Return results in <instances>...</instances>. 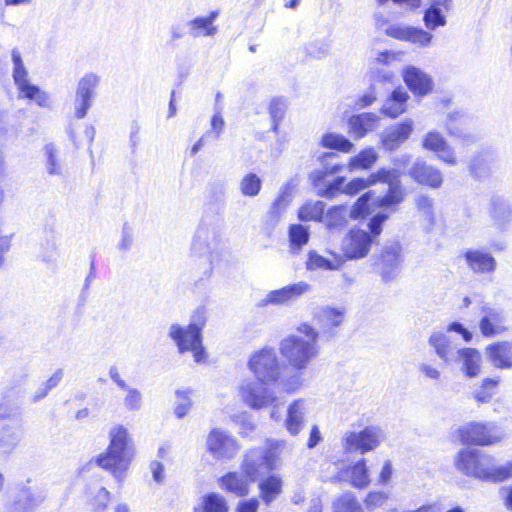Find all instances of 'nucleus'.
I'll list each match as a JSON object with an SVG mask.
<instances>
[{"mask_svg":"<svg viewBox=\"0 0 512 512\" xmlns=\"http://www.w3.org/2000/svg\"><path fill=\"white\" fill-rule=\"evenodd\" d=\"M457 468L465 475L486 482H503L512 478V461L496 465L493 456L477 449L464 448L459 451Z\"/></svg>","mask_w":512,"mask_h":512,"instance_id":"nucleus-1","label":"nucleus"},{"mask_svg":"<svg viewBox=\"0 0 512 512\" xmlns=\"http://www.w3.org/2000/svg\"><path fill=\"white\" fill-rule=\"evenodd\" d=\"M292 334L281 340L279 350L287 363L296 370H305L318 355L319 333L309 324L302 323Z\"/></svg>","mask_w":512,"mask_h":512,"instance_id":"nucleus-2","label":"nucleus"},{"mask_svg":"<svg viewBox=\"0 0 512 512\" xmlns=\"http://www.w3.org/2000/svg\"><path fill=\"white\" fill-rule=\"evenodd\" d=\"M128 429L116 424L109 431V445L104 453L95 458V463L112 473L118 482H122L132 461Z\"/></svg>","mask_w":512,"mask_h":512,"instance_id":"nucleus-3","label":"nucleus"},{"mask_svg":"<svg viewBox=\"0 0 512 512\" xmlns=\"http://www.w3.org/2000/svg\"><path fill=\"white\" fill-rule=\"evenodd\" d=\"M205 324L206 310L204 307H199L192 314L188 326L172 324L169 328V336L176 343L179 352L191 351L197 363H203L206 359L201 334Z\"/></svg>","mask_w":512,"mask_h":512,"instance_id":"nucleus-4","label":"nucleus"},{"mask_svg":"<svg viewBox=\"0 0 512 512\" xmlns=\"http://www.w3.org/2000/svg\"><path fill=\"white\" fill-rule=\"evenodd\" d=\"M287 443L283 440L269 441L267 448L248 450L241 464V471L249 481H255L260 475L276 467V459Z\"/></svg>","mask_w":512,"mask_h":512,"instance_id":"nucleus-5","label":"nucleus"},{"mask_svg":"<svg viewBox=\"0 0 512 512\" xmlns=\"http://www.w3.org/2000/svg\"><path fill=\"white\" fill-rule=\"evenodd\" d=\"M13 392H8L0 404V452L10 454L22 438V419L18 404H10Z\"/></svg>","mask_w":512,"mask_h":512,"instance_id":"nucleus-6","label":"nucleus"},{"mask_svg":"<svg viewBox=\"0 0 512 512\" xmlns=\"http://www.w3.org/2000/svg\"><path fill=\"white\" fill-rule=\"evenodd\" d=\"M247 368L255 378L272 384L278 382L282 372L277 353L270 347L253 352L248 359Z\"/></svg>","mask_w":512,"mask_h":512,"instance_id":"nucleus-7","label":"nucleus"},{"mask_svg":"<svg viewBox=\"0 0 512 512\" xmlns=\"http://www.w3.org/2000/svg\"><path fill=\"white\" fill-rule=\"evenodd\" d=\"M269 384L257 378L243 379L238 386V395L242 402L251 409L267 408L278 400L274 390L268 387Z\"/></svg>","mask_w":512,"mask_h":512,"instance_id":"nucleus-8","label":"nucleus"},{"mask_svg":"<svg viewBox=\"0 0 512 512\" xmlns=\"http://www.w3.org/2000/svg\"><path fill=\"white\" fill-rule=\"evenodd\" d=\"M223 248L221 230L217 225L202 223L197 228L191 247L194 254L200 256L208 254V260L213 263Z\"/></svg>","mask_w":512,"mask_h":512,"instance_id":"nucleus-9","label":"nucleus"},{"mask_svg":"<svg viewBox=\"0 0 512 512\" xmlns=\"http://www.w3.org/2000/svg\"><path fill=\"white\" fill-rule=\"evenodd\" d=\"M384 439V431L379 426L371 425L359 432H346L342 438V446L348 453L359 452L365 454L375 450Z\"/></svg>","mask_w":512,"mask_h":512,"instance_id":"nucleus-10","label":"nucleus"},{"mask_svg":"<svg viewBox=\"0 0 512 512\" xmlns=\"http://www.w3.org/2000/svg\"><path fill=\"white\" fill-rule=\"evenodd\" d=\"M240 450L238 440L227 430L212 428L206 438V451L216 460L233 459Z\"/></svg>","mask_w":512,"mask_h":512,"instance_id":"nucleus-11","label":"nucleus"},{"mask_svg":"<svg viewBox=\"0 0 512 512\" xmlns=\"http://www.w3.org/2000/svg\"><path fill=\"white\" fill-rule=\"evenodd\" d=\"M504 434L494 423L472 422L459 429L463 444L488 446L502 440Z\"/></svg>","mask_w":512,"mask_h":512,"instance_id":"nucleus-12","label":"nucleus"},{"mask_svg":"<svg viewBox=\"0 0 512 512\" xmlns=\"http://www.w3.org/2000/svg\"><path fill=\"white\" fill-rule=\"evenodd\" d=\"M505 311L498 306L484 304L481 307L479 329L484 337H494L508 330Z\"/></svg>","mask_w":512,"mask_h":512,"instance_id":"nucleus-13","label":"nucleus"},{"mask_svg":"<svg viewBox=\"0 0 512 512\" xmlns=\"http://www.w3.org/2000/svg\"><path fill=\"white\" fill-rule=\"evenodd\" d=\"M100 82V77L95 73L85 74L78 82L75 99V117L83 119L91 107L94 90Z\"/></svg>","mask_w":512,"mask_h":512,"instance_id":"nucleus-14","label":"nucleus"},{"mask_svg":"<svg viewBox=\"0 0 512 512\" xmlns=\"http://www.w3.org/2000/svg\"><path fill=\"white\" fill-rule=\"evenodd\" d=\"M44 171L49 177L64 179L68 175L65 153L55 143L49 142L42 149Z\"/></svg>","mask_w":512,"mask_h":512,"instance_id":"nucleus-15","label":"nucleus"},{"mask_svg":"<svg viewBox=\"0 0 512 512\" xmlns=\"http://www.w3.org/2000/svg\"><path fill=\"white\" fill-rule=\"evenodd\" d=\"M311 291L312 286L309 283L299 281L268 292L262 302L264 305L290 304Z\"/></svg>","mask_w":512,"mask_h":512,"instance_id":"nucleus-16","label":"nucleus"},{"mask_svg":"<svg viewBox=\"0 0 512 512\" xmlns=\"http://www.w3.org/2000/svg\"><path fill=\"white\" fill-rule=\"evenodd\" d=\"M407 174L414 182L432 189H438L443 184L441 171L420 158L414 161Z\"/></svg>","mask_w":512,"mask_h":512,"instance_id":"nucleus-17","label":"nucleus"},{"mask_svg":"<svg viewBox=\"0 0 512 512\" xmlns=\"http://www.w3.org/2000/svg\"><path fill=\"white\" fill-rule=\"evenodd\" d=\"M386 35L400 41H408L419 47L430 45L433 35L421 28L407 26L404 24H392L385 29Z\"/></svg>","mask_w":512,"mask_h":512,"instance_id":"nucleus-18","label":"nucleus"},{"mask_svg":"<svg viewBox=\"0 0 512 512\" xmlns=\"http://www.w3.org/2000/svg\"><path fill=\"white\" fill-rule=\"evenodd\" d=\"M374 242L369 232L360 228L350 229L344 253L348 259H362L366 257Z\"/></svg>","mask_w":512,"mask_h":512,"instance_id":"nucleus-19","label":"nucleus"},{"mask_svg":"<svg viewBox=\"0 0 512 512\" xmlns=\"http://www.w3.org/2000/svg\"><path fill=\"white\" fill-rule=\"evenodd\" d=\"M396 58L397 55L390 51L378 53L370 67L372 87H375L377 84H393L395 78L394 72L383 66L389 65L392 61L396 60Z\"/></svg>","mask_w":512,"mask_h":512,"instance_id":"nucleus-20","label":"nucleus"},{"mask_svg":"<svg viewBox=\"0 0 512 512\" xmlns=\"http://www.w3.org/2000/svg\"><path fill=\"white\" fill-rule=\"evenodd\" d=\"M488 362L497 369H512V340L496 341L486 346Z\"/></svg>","mask_w":512,"mask_h":512,"instance_id":"nucleus-21","label":"nucleus"},{"mask_svg":"<svg viewBox=\"0 0 512 512\" xmlns=\"http://www.w3.org/2000/svg\"><path fill=\"white\" fill-rule=\"evenodd\" d=\"M428 344L444 364L451 365L457 362L458 349L446 333L432 332L428 338Z\"/></svg>","mask_w":512,"mask_h":512,"instance_id":"nucleus-22","label":"nucleus"},{"mask_svg":"<svg viewBox=\"0 0 512 512\" xmlns=\"http://www.w3.org/2000/svg\"><path fill=\"white\" fill-rule=\"evenodd\" d=\"M463 257L469 269L476 274H490L496 270V259L483 249H467Z\"/></svg>","mask_w":512,"mask_h":512,"instance_id":"nucleus-23","label":"nucleus"},{"mask_svg":"<svg viewBox=\"0 0 512 512\" xmlns=\"http://www.w3.org/2000/svg\"><path fill=\"white\" fill-rule=\"evenodd\" d=\"M403 78L409 89L418 96H425L433 90L432 78L415 66L403 70Z\"/></svg>","mask_w":512,"mask_h":512,"instance_id":"nucleus-24","label":"nucleus"},{"mask_svg":"<svg viewBox=\"0 0 512 512\" xmlns=\"http://www.w3.org/2000/svg\"><path fill=\"white\" fill-rule=\"evenodd\" d=\"M401 246L398 242H391L384 246L382 251L381 276L385 282L396 278L400 268Z\"/></svg>","mask_w":512,"mask_h":512,"instance_id":"nucleus-25","label":"nucleus"},{"mask_svg":"<svg viewBox=\"0 0 512 512\" xmlns=\"http://www.w3.org/2000/svg\"><path fill=\"white\" fill-rule=\"evenodd\" d=\"M412 131L413 122L405 120L387 128L381 135V143L386 150L393 151L410 137Z\"/></svg>","mask_w":512,"mask_h":512,"instance_id":"nucleus-26","label":"nucleus"},{"mask_svg":"<svg viewBox=\"0 0 512 512\" xmlns=\"http://www.w3.org/2000/svg\"><path fill=\"white\" fill-rule=\"evenodd\" d=\"M219 16V11H211L206 16H197L187 22L188 33L193 38L211 37L218 32L214 22Z\"/></svg>","mask_w":512,"mask_h":512,"instance_id":"nucleus-27","label":"nucleus"},{"mask_svg":"<svg viewBox=\"0 0 512 512\" xmlns=\"http://www.w3.org/2000/svg\"><path fill=\"white\" fill-rule=\"evenodd\" d=\"M378 121L379 117L374 113L353 115L348 120V133L354 139H361L377 127Z\"/></svg>","mask_w":512,"mask_h":512,"instance_id":"nucleus-28","label":"nucleus"},{"mask_svg":"<svg viewBox=\"0 0 512 512\" xmlns=\"http://www.w3.org/2000/svg\"><path fill=\"white\" fill-rule=\"evenodd\" d=\"M46 498L42 489L24 488L11 507V512H32Z\"/></svg>","mask_w":512,"mask_h":512,"instance_id":"nucleus-29","label":"nucleus"},{"mask_svg":"<svg viewBox=\"0 0 512 512\" xmlns=\"http://www.w3.org/2000/svg\"><path fill=\"white\" fill-rule=\"evenodd\" d=\"M457 362L465 376L474 378L481 372V353L475 348H458Z\"/></svg>","mask_w":512,"mask_h":512,"instance_id":"nucleus-30","label":"nucleus"},{"mask_svg":"<svg viewBox=\"0 0 512 512\" xmlns=\"http://www.w3.org/2000/svg\"><path fill=\"white\" fill-rule=\"evenodd\" d=\"M489 214L493 224L499 229H505L512 221V210L508 202L500 196L490 200Z\"/></svg>","mask_w":512,"mask_h":512,"instance_id":"nucleus-31","label":"nucleus"},{"mask_svg":"<svg viewBox=\"0 0 512 512\" xmlns=\"http://www.w3.org/2000/svg\"><path fill=\"white\" fill-rule=\"evenodd\" d=\"M315 317L321 326L323 333L332 336L335 328L342 324L344 311L340 309L325 307L321 308Z\"/></svg>","mask_w":512,"mask_h":512,"instance_id":"nucleus-32","label":"nucleus"},{"mask_svg":"<svg viewBox=\"0 0 512 512\" xmlns=\"http://www.w3.org/2000/svg\"><path fill=\"white\" fill-rule=\"evenodd\" d=\"M466 119L460 112H451L446 117L445 127L449 135L466 143L474 142L475 137L465 128Z\"/></svg>","mask_w":512,"mask_h":512,"instance_id":"nucleus-33","label":"nucleus"},{"mask_svg":"<svg viewBox=\"0 0 512 512\" xmlns=\"http://www.w3.org/2000/svg\"><path fill=\"white\" fill-rule=\"evenodd\" d=\"M290 203V192L287 188L281 189L266 215V222L270 227H275L279 223Z\"/></svg>","mask_w":512,"mask_h":512,"instance_id":"nucleus-34","label":"nucleus"},{"mask_svg":"<svg viewBox=\"0 0 512 512\" xmlns=\"http://www.w3.org/2000/svg\"><path fill=\"white\" fill-rule=\"evenodd\" d=\"M409 95L403 88L395 89L382 106V113L388 117L396 118L406 110V101Z\"/></svg>","mask_w":512,"mask_h":512,"instance_id":"nucleus-35","label":"nucleus"},{"mask_svg":"<svg viewBox=\"0 0 512 512\" xmlns=\"http://www.w3.org/2000/svg\"><path fill=\"white\" fill-rule=\"evenodd\" d=\"M342 476L349 480L355 488H366L369 483V473L365 459H360L342 472Z\"/></svg>","mask_w":512,"mask_h":512,"instance_id":"nucleus-36","label":"nucleus"},{"mask_svg":"<svg viewBox=\"0 0 512 512\" xmlns=\"http://www.w3.org/2000/svg\"><path fill=\"white\" fill-rule=\"evenodd\" d=\"M405 199V189L402 185H394L388 188L385 195L377 196L374 200V204L383 210H390L391 212L396 211Z\"/></svg>","mask_w":512,"mask_h":512,"instance_id":"nucleus-37","label":"nucleus"},{"mask_svg":"<svg viewBox=\"0 0 512 512\" xmlns=\"http://www.w3.org/2000/svg\"><path fill=\"white\" fill-rule=\"evenodd\" d=\"M221 487L225 490L236 494L237 496H244L248 494L249 485L253 481H249L245 475L238 474L237 472H229L221 479Z\"/></svg>","mask_w":512,"mask_h":512,"instance_id":"nucleus-38","label":"nucleus"},{"mask_svg":"<svg viewBox=\"0 0 512 512\" xmlns=\"http://www.w3.org/2000/svg\"><path fill=\"white\" fill-rule=\"evenodd\" d=\"M283 482L277 475L262 479L259 484L260 497L266 505L271 504L282 492Z\"/></svg>","mask_w":512,"mask_h":512,"instance_id":"nucleus-39","label":"nucleus"},{"mask_svg":"<svg viewBox=\"0 0 512 512\" xmlns=\"http://www.w3.org/2000/svg\"><path fill=\"white\" fill-rule=\"evenodd\" d=\"M303 403V400L298 399L291 403L288 408L286 428L291 435H297L302 429L304 419Z\"/></svg>","mask_w":512,"mask_h":512,"instance_id":"nucleus-40","label":"nucleus"},{"mask_svg":"<svg viewBox=\"0 0 512 512\" xmlns=\"http://www.w3.org/2000/svg\"><path fill=\"white\" fill-rule=\"evenodd\" d=\"M87 500L91 508L96 512H102L107 508L110 493L101 485H90L86 491Z\"/></svg>","mask_w":512,"mask_h":512,"instance_id":"nucleus-41","label":"nucleus"},{"mask_svg":"<svg viewBox=\"0 0 512 512\" xmlns=\"http://www.w3.org/2000/svg\"><path fill=\"white\" fill-rule=\"evenodd\" d=\"M378 160V154L374 148L368 147L361 150L357 155L350 158L348 163L349 171L367 170Z\"/></svg>","mask_w":512,"mask_h":512,"instance_id":"nucleus-42","label":"nucleus"},{"mask_svg":"<svg viewBox=\"0 0 512 512\" xmlns=\"http://www.w3.org/2000/svg\"><path fill=\"white\" fill-rule=\"evenodd\" d=\"M321 146L327 149L337 150L343 153L350 152L354 145L342 134L327 132L322 135L320 140Z\"/></svg>","mask_w":512,"mask_h":512,"instance_id":"nucleus-43","label":"nucleus"},{"mask_svg":"<svg viewBox=\"0 0 512 512\" xmlns=\"http://www.w3.org/2000/svg\"><path fill=\"white\" fill-rule=\"evenodd\" d=\"M11 58L13 63L12 77L18 90H21L30 82L28 81V71L22 60L21 53L18 49H13L11 52Z\"/></svg>","mask_w":512,"mask_h":512,"instance_id":"nucleus-44","label":"nucleus"},{"mask_svg":"<svg viewBox=\"0 0 512 512\" xmlns=\"http://www.w3.org/2000/svg\"><path fill=\"white\" fill-rule=\"evenodd\" d=\"M194 512H228V506L223 496L209 493L203 497L202 503L194 508Z\"/></svg>","mask_w":512,"mask_h":512,"instance_id":"nucleus-45","label":"nucleus"},{"mask_svg":"<svg viewBox=\"0 0 512 512\" xmlns=\"http://www.w3.org/2000/svg\"><path fill=\"white\" fill-rule=\"evenodd\" d=\"M401 173L396 168H380L369 176L371 186L380 182L388 185V188L394 185H402L400 180Z\"/></svg>","mask_w":512,"mask_h":512,"instance_id":"nucleus-46","label":"nucleus"},{"mask_svg":"<svg viewBox=\"0 0 512 512\" xmlns=\"http://www.w3.org/2000/svg\"><path fill=\"white\" fill-rule=\"evenodd\" d=\"M325 211V203L322 201H310L305 203L298 212L302 221H321Z\"/></svg>","mask_w":512,"mask_h":512,"instance_id":"nucleus-47","label":"nucleus"},{"mask_svg":"<svg viewBox=\"0 0 512 512\" xmlns=\"http://www.w3.org/2000/svg\"><path fill=\"white\" fill-rule=\"evenodd\" d=\"M498 378H484L481 386L474 390L473 397L479 403H489L496 393Z\"/></svg>","mask_w":512,"mask_h":512,"instance_id":"nucleus-48","label":"nucleus"},{"mask_svg":"<svg viewBox=\"0 0 512 512\" xmlns=\"http://www.w3.org/2000/svg\"><path fill=\"white\" fill-rule=\"evenodd\" d=\"M349 217V211L346 206H335L327 212L326 225L329 229L341 228L348 223Z\"/></svg>","mask_w":512,"mask_h":512,"instance_id":"nucleus-49","label":"nucleus"},{"mask_svg":"<svg viewBox=\"0 0 512 512\" xmlns=\"http://www.w3.org/2000/svg\"><path fill=\"white\" fill-rule=\"evenodd\" d=\"M192 391L190 389H177L175 392V408L174 413L178 419L184 418L191 409Z\"/></svg>","mask_w":512,"mask_h":512,"instance_id":"nucleus-50","label":"nucleus"},{"mask_svg":"<svg viewBox=\"0 0 512 512\" xmlns=\"http://www.w3.org/2000/svg\"><path fill=\"white\" fill-rule=\"evenodd\" d=\"M262 180L255 173L246 174L239 183L241 193L247 197H256L261 190Z\"/></svg>","mask_w":512,"mask_h":512,"instance_id":"nucleus-51","label":"nucleus"},{"mask_svg":"<svg viewBox=\"0 0 512 512\" xmlns=\"http://www.w3.org/2000/svg\"><path fill=\"white\" fill-rule=\"evenodd\" d=\"M306 268L309 271L314 270H337L338 265L335 261L329 260L315 251H310L306 262Z\"/></svg>","mask_w":512,"mask_h":512,"instance_id":"nucleus-52","label":"nucleus"},{"mask_svg":"<svg viewBox=\"0 0 512 512\" xmlns=\"http://www.w3.org/2000/svg\"><path fill=\"white\" fill-rule=\"evenodd\" d=\"M19 91L24 98L34 100L40 107H50L49 95L38 86L30 83Z\"/></svg>","mask_w":512,"mask_h":512,"instance_id":"nucleus-53","label":"nucleus"},{"mask_svg":"<svg viewBox=\"0 0 512 512\" xmlns=\"http://www.w3.org/2000/svg\"><path fill=\"white\" fill-rule=\"evenodd\" d=\"M372 195L373 192L368 191L357 199L352 208L348 210L351 219L357 220L364 218L370 213L369 203L372 200Z\"/></svg>","mask_w":512,"mask_h":512,"instance_id":"nucleus-54","label":"nucleus"},{"mask_svg":"<svg viewBox=\"0 0 512 512\" xmlns=\"http://www.w3.org/2000/svg\"><path fill=\"white\" fill-rule=\"evenodd\" d=\"M424 23L429 30H435L438 27L446 25V17L442 10L436 6H430L424 14Z\"/></svg>","mask_w":512,"mask_h":512,"instance_id":"nucleus-55","label":"nucleus"},{"mask_svg":"<svg viewBox=\"0 0 512 512\" xmlns=\"http://www.w3.org/2000/svg\"><path fill=\"white\" fill-rule=\"evenodd\" d=\"M415 205L430 225L434 224V200L426 194H419L415 198Z\"/></svg>","mask_w":512,"mask_h":512,"instance_id":"nucleus-56","label":"nucleus"},{"mask_svg":"<svg viewBox=\"0 0 512 512\" xmlns=\"http://www.w3.org/2000/svg\"><path fill=\"white\" fill-rule=\"evenodd\" d=\"M123 391L126 392V395L123 399V405L128 411H138L142 407L143 397L142 393L129 385H126V388H122Z\"/></svg>","mask_w":512,"mask_h":512,"instance_id":"nucleus-57","label":"nucleus"},{"mask_svg":"<svg viewBox=\"0 0 512 512\" xmlns=\"http://www.w3.org/2000/svg\"><path fill=\"white\" fill-rule=\"evenodd\" d=\"M446 144V139L437 131H429L422 139L423 148L436 153L439 150H443Z\"/></svg>","mask_w":512,"mask_h":512,"instance_id":"nucleus-58","label":"nucleus"},{"mask_svg":"<svg viewBox=\"0 0 512 512\" xmlns=\"http://www.w3.org/2000/svg\"><path fill=\"white\" fill-rule=\"evenodd\" d=\"M335 512H363L352 493L343 494L335 504Z\"/></svg>","mask_w":512,"mask_h":512,"instance_id":"nucleus-59","label":"nucleus"},{"mask_svg":"<svg viewBox=\"0 0 512 512\" xmlns=\"http://www.w3.org/2000/svg\"><path fill=\"white\" fill-rule=\"evenodd\" d=\"M289 237L291 245L300 248L308 242L309 232L303 225L295 224L290 226Z\"/></svg>","mask_w":512,"mask_h":512,"instance_id":"nucleus-60","label":"nucleus"},{"mask_svg":"<svg viewBox=\"0 0 512 512\" xmlns=\"http://www.w3.org/2000/svg\"><path fill=\"white\" fill-rule=\"evenodd\" d=\"M134 244V232L131 225L125 222L121 229L120 239L117 243V249L120 252H128Z\"/></svg>","mask_w":512,"mask_h":512,"instance_id":"nucleus-61","label":"nucleus"},{"mask_svg":"<svg viewBox=\"0 0 512 512\" xmlns=\"http://www.w3.org/2000/svg\"><path fill=\"white\" fill-rule=\"evenodd\" d=\"M344 182L345 178L342 176H338L331 182L325 183L323 187L318 190V195L324 198H333L340 191H342Z\"/></svg>","mask_w":512,"mask_h":512,"instance_id":"nucleus-62","label":"nucleus"},{"mask_svg":"<svg viewBox=\"0 0 512 512\" xmlns=\"http://www.w3.org/2000/svg\"><path fill=\"white\" fill-rule=\"evenodd\" d=\"M388 218V214H385L384 212H378L369 219L367 226L370 230L369 234L372 236L373 240L381 234L383 224Z\"/></svg>","mask_w":512,"mask_h":512,"instance_id":"nucleus-63","label":"nucleus"},{"mask_svg":"<svg viewBox=\"0 0 512 512\" xmlns=\"http://www.w3.org/2000/svg\"><path fill=\"white\" fill-rule=\"evenodd\" d=\"M470 169L476 178H482L486 176L490 171V167L484 156L475 157L471 161Z\"/></svg>","mask_w":512,"mask_h":512,"instance_id":"nucleus-64","label":"nucleus"}]
</instances>
